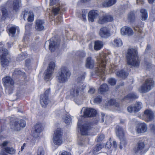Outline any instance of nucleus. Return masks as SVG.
I'll list each match as a JSON object with an SVG mask.
<instances>
[{"label":"nucleus","mask_w":155,"mask_h":155,"mask_svg":"<svg viewBox=\"0 0 155 155\" xmlns=\"http://www.w3.org/2000/svg\"><path fill=\"white\" fill-rule=\"evenodd\" d=\"M99 35L101 37L106 38L110 36V33L108 28L104 27L100 29Z\"/></svg>","instance_id":"aec40b11"},{"label":"nucleus","mask_w":155,"mask_h":155,"mask_svg":"<svg viewBox=\"0 0 155 155\" xmlns=\"http://www.w3.org/2000/svg\"><path fill=\"white\" fill-rule=\"evenodd\" d=\"M62 21V18L61 16L58 17L57 19L55 20L56 22L59 23L61 22Z\"/></svg>","instance_id":"6e6d98bb"},{"label":"nucleus","mask_w":155,"mask_h":155,"mask_svg":"<svg viewBox=\"0 0 155 155\" xmlns=\"http://www.w3.org/2000/svg\"><path fill=\"white\" fill-rule=\"evenodd\" d=\"M1 11L2 13V17L3 18H6L8 15L7 9L5 8H2Z\"/></svg>","instance_id":"49530a36"},{"label":"nucleus","mask_w":155,"mask_h":155,"mask_svg":"<svg viewBox=\"0 0 155 155\" xmlns=\"http://www.w3.org/2000/svg\"><path fill=\"white\" fill-rule=\"evenodd\" d=\"M113 145L114 147L116 148L117 147V144L116 141H114L113 142Z\"/></svg>","instance_id":"774afa93"},{"label":"nucleus","mask_w":155,"mask_h":155,"mask_svg":"<svg viewBox=\"0 0 155 155\" xmlns=\"http://www.w3.org/2000/svg\"><path fill=\"white\" fill-rule=\"evenodd\" d=\"M116 2V0H108V1H104L103 5L104 7H109L114 4Z\"/></svg>","instance_id":"473e14b6"},{"label":"nucleus","mask_w":155,"mask_h":155,"mask_svg":"<svg viewBox=\"0 0 155 155\" xmlns=\"http://www.w3.org/2000/svg\"><path fill=\"white\" fill-rule=\"evenodd\" d=\"M8 142L7 141H4L2 144L1 145L2 147L5 149V148H6V147L8 144Z\"/></svg>","instance_id":"13d9d810"},{"label":"nucleus","mask_w":155,"mask_h":155,"mask_svg":"<svg viewBox=\"0 0 155 155\" xmlns=\"http://www.w3.org/2000/svg\"><path fill=\"white\" fill-rule=\"evenodd\" d=\"M111 143L107 142L106 144V147L108 148H109L111 147Z\"/></svg>","instance_id":"e2e57ef3"},{"label":"nucleus","mask_w":155,"mask_h":155,"mask_svg":"<svg viewBox=\"0 0 155 155\" xmlns=\"http://www.w3.org/2000/svg\"><path fill=\"white\" fill-rule=\"evenodd\" d=\"M49 92V90H46L44 94L41 96L40 103L43 107H45L48 102V94Z\"/></svg>","instance_id":"dca6fc26"},{"label":"nucleus","mask_w":155,"mask_h":155,"mask_svg":"<svg viewBox=\"0 0 155 155\" xmlns=\"http://www.w3.org/2000/svg\"><path fill=\"white\" fill-rule=\"evenodd\" d=\"M98 15V13L97 11L93 10L90 11L88 14V20L89 21L93 22Z\"/></svg>","instance_id":"412c9836"},{"label":"nucleus","mask_w":155,"mask_h":155,"mask_svg":"<svg viewBox=\"0 0 155 155\" xmlns=\"http://www.w3.org/2000/svg\"><path fill=\"white\" fill-rule=\"evenodd\" d=\"M34 20L33 13L32 12H29V14L28 15V21L31 22Z\"/></svg>","instance_id":"37998d69"},{"label":"nucleus","mask_w":155,"mask_h":155,"mask_svg":"<svg viewBox=\"0 0 155 155\" xmlns=\"http://www.w3.org/2000/svg\"><path fill=\"white\" fill-rule=\"evenodd\" d=\"M142 107V104L140 102H136L134 106H129L127 107V110L130 113L137 112L140 111Z\"/></svg>","instance_id":"f8f14e48"},{"label":"nucleus","mask_w":155,"mask_h":155,"mask_svg":"<svg viewBox=\"0 0 155 155\" xmlns=\"http://www.w3.org/2000/svg\"><path fill=\"white\" fill-rule=\"evenodd\" d=\"M63 132L62 129L57 128L54 131L52 137V141L54 144L59 146L63 143Z\"/></svg>","instance_id":"39448f33"},{"label":"nucleus","mask_w":155,"mask_h":155,"mask_svg":"<svg viewBox=\"0 0 155 155\" xmlns=\"http://www.w3.org/2000/svg\"><path fill=\"white\" fill-rule=\"evenodd\" d=\"M78 127L80 130L81 135H87L88 131L91 129L90 124L89 123H82V121L79 119L78 123Z\"/></svg>","instance_id":"1a4fd4ad"},{"label":"nucleus","mask_w":155,"mask_h":155,"mask_svg":"<svg viewBox=\"0 0 155 155\" xmlns=\"http://www.w3.org/2000/svg\"><path fill=\"white\" fill-rule=\"evenodd\" d=\"M109 83L111 85H114L116 84V81L113 78H110L108 80Z\"/></svg>","instance_id":"09e8293b"},{"label":"nucleus","mask_w":155,"mask_h":155,"mask_svg":"<svg viewBox=\"0 0 155 155\" xmlns=\"http://www.w3.org/2000/svg\"><path fill=\"white\" fill-rule=\"evenodd\" d=\"M82 13V17L83 20L84 21H86V15L87 13V11L85 9L83 10Z\"/></svg>","instance_id":"8fccbe9b"},{"label":"nucleus","mask_w":155,"mask_h":155,"mask_svg":"<svg viewBox=\"0 0 155 155\" xmlns=\"http://www.w3.org/2000/svg\"><path fill=\"white\" fill-rule=\"evenodd\" d=\"M120 144L119 148L120 149L123 148V147H125L127 144V142L124 137L120 139Z\"/></svg>","instance_id":"ea45409f"},{"label":"nucleus","mask_w":155,"mask_h":155,"mask_svg":"<svg viewBox=\"0 0 155 155\" xmlns=\"http://www.w3.org/2000/svg\"><path fill=\"white\" fill-rule=\"evenodd\" d=\"M45 151L42 147H39L38 150L37 155H44Z\"/></svg>","instance_id":"a18cd8bd"},{"label":"nucleus","mask_w":155,"mask_h":155,"mask_svg":"<svg viewBox=\"0 0 155 155\" xmlns=\"http://www.w3.org/2000/svg\"><path fill=\"white\" fill-rule=\"evenodd\" d=\"M43 128L41 124H36L32 132V135L33 137L37 138L38 137L39 134L42 130Z\"/></svg>","instance_id":"2eb2a0df"},{"label":"nucleus","mask_w":155,"mask_h":155,"mask_svg":"<svg viewBox=\"0 0 155 155\" xmlns=\"http://www.w3.org/2000/svg\"><path fill=\"white\" fill-rule=\"evenodd\" d=\"M5 151L10 154H14L15 153V151L14 149L12 148L6 147L5 149Z\"/></svg>","instance_id":"a19ab883"},{"label":"nucleus","mask_w":155,"mask_h":155,"mask_svg":"<svg viewBox=\"0 0 155 155\" xmlns=\"http://www.w3.org/2000/svg\"><path fill=\"white\" fill-rule=\"evenodd\" d=\"M59 44L55 43L54 41L50 40L49 48V50L51 52H53L58 47Z\"/></svg>","instance_id":"bb28decb"},{"label":"nucleus","mask_w":155,"mask_h":155,"mask_svg":"<svg viewBox=\"0 0 155 155\" xmlns=\"http://www.w3.org/2000/svg\"><path fill=\"white\" fill-rule=\"evenodd\" d=\"M55 0H50V5H53L55 3Z\"/></svg>","instance_id":"0e129e2a"},{"label":"nucleus","mask_w":155,"mask_h":155,"mask_svg":"<svg viewBox=\"0 0 155 155\" xmlns=\"http://www.w3.org/2000/svg\"><path fill=\"white\" fill-rule=\"evenodd\" d=\"M102 146L101 144H97L92 150L90 152V153H92L93 155H95L97 154V153L102 148Z\"/></svg>","instance_id":"7c9ffc66"},{"label":"nucleus","mask_w":155,"mask_h":155,"mask_svg":"<svg viewBox=\"0 0 155 155\" xmlns=\"http://www.w3.org/2000/svg\"><path fill=\"white\" fill-rule=\"evenodd\" d=\"M84 110L83 116L84 117H91L95 116L97 111L96 110L92 108H85L83 107L81 112Z\"/></svg>","instance_id":"9b49d317"},{"label":"nucleus","mask_w":155,"mask_h":155,"mask_svg":"<svg viewBox=\"0 0 155 155\" xmlns=\"http://www.w3.org/2000/svg\"><path fill=\"white\" fill-rule=\"evenodd\" d=\"M103 42L100 41H97L95 42L94 48L96 50H99L101 49L103 47Z\"/></svg>","instance_id":"c756f323"},{"label":"nucleus","mask_w":155,"mask_h":155,"mask_svg":"<svg viewBox=\"0 0 155 155\" xmlns=\"http://www.w3.org/2000/svg\"><path fill=\"white\" fill-rule=\"evenodd\" d=\"M118 66L116 64H112L110 68V74L114 73L118 68Z\"/></svg>","instance_id":"58836bf2"},{"label":"nucleus","mask_w":155,"mask_h":155,"mask_svg":"<svg viewBox=\"0 0 155 155\" xmlns=\"http://www.w3.org/2000/svg\"><path fill=\"white\" fill-rule=\"evenodd\" d=\"M102 97L101 96H97L93 100V102L94 103H100L102 101Z\"/></svg>","instance_id":"79ce46f5"},{"label":"nucleus","mask_w":155,"mask_h":155,"mask_svg":"<svg viewBox=\"0 0 155 155\" xmlns=\"http://www.w3.org/2000/svg\"><path fill=\"white\" fill-rule=\"evenodd\" d=\"M141 14L142 20H145L148 17V14L146 10L144 9H141L140 10Z\"/></svg>","instance_id":"72a5a7b5"},{"label":"nucleus","mask_w":155,"mask_h":155,"mask_svg":"<svg viewBox=\"0 0 155 155\" xmlns=\"http://www.w3.org/2000/svg\"><path fill=\"white\" fill-rule=\"evenodd\" d=\"M71 75V73L65 67H62L59 71L57 75L58 82L64 83L67 81Z\"/></svg>","instance_id":"20e7f679"},{"label":"nucleus","mask_w":155,"mask_h":155,"mask_svg":"<svg viewBox=\"0 0 155 155\" xmlns=\"http://www.w3.org/2000/svg\"><path fill=\"white\" fill-rule=\"evenodd\" d=\"M29 14V12H28L27 11H25L23 13V18L24 20H25V18L28 17V15Z\"/></svg>","instance_id":"bf43d9fd"},{"label":"nucleus","mask_w":155,"mask_h":155,"mask_svg":"<svg viewBox=\"0 0 155 155\" xmlns=\"http://www.w3.org/2000/svg\"><path fill=\"white\" fill-rule=\"evenodd\" d=\"M150 127L152 131L155 134V125L150 124Z\"/></svg>","instance_id":"4d7b16f0"},{"label":"nucleus","mask_w":155,"mask_h":155,"mask_svg":"<svg viewBox=\"0 0 155 155\" xmlns=\"http://www.w3.org/2000/svg\"><path fill=\"white\" fill-rule=\"evenodd\" d=\"M26 124L25 121L22 120H20L19 122H15L11 127V128L16 131H18L20 130V127H24Z\"/></svg>","instance_id":"4468645a"},{"label":"nucleus","mask_w":155,"mask_h":155,"mask_svg":"<svg viewBox=\"0 0 155 155\" xmlns=\"http://www.w3.org/2000/svg\"><path fill=\"white\" fill-rule=\"evenodd\" d=\"M113 20V18L111 16L105 15L99 17L98 22L100 24H102L108 21H111Z\"/></svg>","instance_id":"ddd939ff"},{"label":"nucleus","mask_w":155,"mask_h":155,"mask_svg":"<svg viewBox=\"0 0 155 155\" xmlns=\"http://www.w3.org/2000/svg\"><path fill=\"white\" fill-rule=\"evenodd\" d=\"M134 29L136 31H138L139 32L141 33L142 31L141 28H140L138 26L134 27Z\"/></svg>","instance_id":"5fc2aeb1"},{"label":"nucleus","mask_w":155,"mask_h":155,"mask_svg":"<svg viewBox=\"0 0 155 155\" xmlns=\"http://www.w3.org/2000/svg\"><path fill=\"white\" fill-rule=\"evenodd\" d=\"M116 75L122 78H126L128 75V73L125 72L123 70L118 71L116 73Z\"/></svg>","instance_id":"c85d7f7f"},{"label":"nucleus","mask_w":155,"mask_h":155,"mask_svg":"<svg viewBox=\"0 0 155 155\" xmlns=\"http://www.w3.org/2000/svg\"><path fill=\"white\" fill-rule=\"evenodd\" d=\"M4 86L5 88V91L8 94H11L12 92L14 81L12 78L8 76H7L2 79Z\"/></svg>","instance_id":"0eeeda50"},{"label":"nucleus","mask_w":155,"mask_h":155,"mask_svg":"<svg viewBox=\"0 0 155 155\" xmlns=\"http://www.w3.org/2000/svg\"><path fill=\"white\" fill-rule=\"evenodd\" d=\"M44 21L41 20H37L36 21V24L35 28L36 30L39 31L43 30L44 29Z\"/></svg>","instance_id":"5701e85b"},{"label":"nucleus","mask_w":155,"mask_h":155,"mask_svg":"<svg viewBox=\"0 0 155 155\" xmlns=\"http://www.w3.org/2000/svg\"><path fill=\"white\" fill-rule=\"evenodd\" d=\"M107 105H114L115 107H118L119 104L118 103H116V101L114 99H111L108 101Z\"/></svg>","instance_id":"4c0bfd02"},{"label":"nucleus","mask_w":155,"mask_h":155,"mask_svg":"<svg viewBox=\"0 0 155 155\" xmlns=\"http://www.w3.org/2000/svg\"><path fill=\"white\" fill-rule=\"evenodd\" d=\"M55 65L54 62H51L45 73V79L46 81H48L52 78V74L53 72Z\"/></svg>","instance_id":"9d476101"},{"label":"nucleus","mask_w":155,"mask_h":155,"mask_svg":"<svg viewBox=\"0 0 155 155\" xmlns=\"http://www.w3.org/2000/svg\"><path fill=\"white\" fill-rule=\"evenodd\" d=\"M114 45L117 47L121 46L122 45L123 43L120 38L115 39L114 41Z\"/></svg>","instance_id":"e433bc0d"},{"label":"nucleus","mask_w":155,"mask_h":155,"mask_svg":"<svg viewBox=\"0 0 155 155\" xmlns=\"http://www.w3.org/2000/svg\"><path fill=\"white\" fill-rule=\"evenodd\" d=\"M68 153L67 152L64 151V152H62L61 153H60L59 155H67Z\"/></svg>","instance_id":"338daca9"},{"label":"nucleus","mask_w":155,"mask_h":155,"mask_svg":"<svg viewBox=\"0 0 155 155\" xmlns=\"http://www.w3.org/2000/svg\"><path fill=\"white\" fill-rule=\"evenodd\" d=\"M108 58L107 54L102 53L97 58L99 65L97 70H96V73L97 75L102 76L104 74L105 65L108 61Z\"/></svg>","instance_id":"f257e3e1"},{"label":"nucleus","mask_w":155,"mask_h":155,"mask_svg":"<svg viewBox=\"0 0 155 155\" xmlns=\"http://www.w3.org/2000/svg\"><path fill=\"white\" fill-rule=\"evenodd\" d=\"M145 147L143 142L139 141L137 144L136 146L134 148V150L136 153H141L143 152Z\"/></svg>","instance_id":"4be33fe9"},{"label":"nucleus","mask_w":155,"mask_h":155,"mask_svg":"<svg viewBox=\"0 0 155 155\" xmlns=\"http://www.w3.org/2000/svg\"><path fill=\"white\" fill-rule=\"evenodd\" d=\"M85 78V74H83L80 77H79L77 79L78 81L79 82L81 81L82 80L84 79Z\"/></svg>","instance_id":"052dcab7"},{"label":"nucleus","mask_w":155,"mask_h":155,"mask_svg":"<svg viewBox=\"0 0 155 155\" xmlns=\"http://www.w3.org/2000/svg\"><path fill=\"white\" fill-rule=\"evenodd\" d=\"M80 56L81 57L84 58L85 56V54L84 52L82 51L81 52Z\"/></svg>","instance_id":"69168bd1"},{"label":"nucleus","mask_w":155,"mask_h":155,"mask_svg":"<svg viewBox=\"0 0 155 155\" xmlns=\"http://www.w3.org/2000/svg\"><path fill=\"white\" fill-rule=\"evenodd\" d=\"M80 87L78 83L73 85L70 91V95L74 98L76 104L79 105L83 102V99L81 96H79Z\"/></svg>","instance_id":"7ed1b4c3"},{"label":"nucleus","mask_w":155,"mask_h":155,"mask_svg":"<svg viewBox=\"0 0 155 155\" xmlns=\"http://www.w3.org/2000/svg\"><path fill=\"white\" fill-rule=\"evenodd\" d=\"M26 55V54H23L21 55H20L18 56V58H19V60H22V59H24L25 58V56Z\"/></svg>","instance_id":"680f3d73"},{"label":"nucleus","mask_w":155,"mask_h":155,"mask_svg":"<svg viewBox=\"0 0 155 155\" xmlns=\"http://www.w3.org/2000/svg\"><path fill=\"white\" fill-rule=\"evenodd\" d=\"M138 97V96L136 94L134 93H130L124 97V99L130 100L136 99Z\"/></svg>","instance_id":"2f4dec72"},{"label":"nucleus","mask_w":155,"mask_h":155,"mask_svg":"<svg viewBox=\"0 0 155 155\" xmlns=\"http://www.w3.org/2000/svg\"><path fill=\"white\" fill-rule=\"evenodd\" d=\"M116 135L120 139L124 137V132L123 128L120 126H117L116 129Z\"/></svg>","instance_id":"393cba45"},{"label":"nucleus","mask_w":155,"mask_h":155,"mask_svg":"<svg viewBox=\"0 0 155 155\" xmlns=\"http://www.w3.org/2000/svg\"><path fill=\"white\" fill-rule=\"evenodd\" d=\"M22 74L21 71L18 69H15L13 73V74L15 75H20Z\"/></svg>","instance_id":"3c124183"},{"label":"nucleus","mask_w":155,"mask_h":155,"mask_svg":"<svg viewBox=\"0 0 155 155\" xmlns=\"http://www.w3.org/2000/svg\"><path fill=\"white\" fill-rule=\"evenodd\" d=\"M135 18V15L134 12H130L128 15V18L130 20L134 19Z\"/></svg>","instance_id":"603ef678"},{"label":"nucleus","mask_w":155,"mask_h":155,"mask_svg":"<svg viewBox=\"0 0 155 155\" xmlns=\"http://www.w3.org/2000/svg\"><path fill=\"white\" fill-rule=\"evenodd\" d=\"M121 33L123 35H127L130 36L134 34V31L130 27L127 26H124L121 29Z\"/></svg>","instance_id":"a211bd4d"},{"label":"nucleus","mask_w":155,"mask_h":155,"mask_svg":"<svg viewBox=\"0 0 155 155\" xmlns=\"http://www.w3.org/2000/svg\"><path fill=\"white\" fill-rule=\"evenodd\" d=\"M60 8H53L52 9V12L54 15H56L59 12Z\"/></svg>","instance_id":"c03bdc74"},{"label":"nucleus","mask_w":155,"mask_h":155,"mask_svg":"<svg viewBox=\"0 0 155 155\" xmlns=\"http://www.w3.org/2000/svg\"><path fill=\"white\" fill-rule=\"evenodd\" d=\"M104 138V136L103 134H101L98 136L97 141V142H100L103 140Z\"/></svg>","instance_id":"de8ad7c7"},{"label":"nucleus","mask_w":155,"mask_h":155,"mask_svg":"<svg viewBox=\"0 0 155 155\" xmlns=\"http://www.w3.org/2000/svg\"><path fill=\"white\" fill-rule=\"evenodd\" d=\"M136 130L138 133H144L147 131V125L144 123H139L136 126Z\"/></svg>","instance_id":"6ab92c4d"},{"label":"nucleus","mask_w":155,"mask_h":155,"mask_svg":"<svg viewBox=\"0 0 155 155\" xmlns=\"http://www.w3.org/2000/svg\"><path fill=\"white\" fill-rule=\"evenodd\" d=\"M64 121L67 124H69L71 121V118L70 116L68 114L65 115L63 117Z\"/></svg>","instance_id":"c9c22d12"},{"label":"nucleus","mask_w":155,"mask_h":155,"mask_svg":"<svg viewBox=\"0 0 155 155\" xmlns=\"http://www.w3.org/2000/svg\"><path fill=\"white\" fill-rule=\"evenodd\" d=\"M143 117L144 120L148 122L152 120L153 119L154 115L151 110H147L144 111Z\"/></svg>","instance_id":"f3484780"},{"label":"nucleus","mask_w":155,"mask_h":155,"mask_svg":"<svg viewBox=\"0 0 155 155\" xmlns=\"http://www.w3.org/2000/svg\"><path fill=\"white\" fill-rule=\"evenodd\" d=\"M16 30L18 32H19V28L17 26H14L10 27L8 29L9 35L11 37H14L15 35L16 31Z\"/></svg>","instance_id":"a878e982"},{"label":"nucleus","mask_w":155,"mask_h":155,"mask_svg":"<svg viewBox=\"0 0 155 155\" xmlns=\"http://www.w3.org/2000/svg\"><path fill=\"white\" fill-rule=\"evenodd\" d=\"M127 62L128 64L134 67L138 66L139 64V58L137 50L133 49H130L128 50L126 55Z\"/></svg>","instance_id":"f03ea898"},{"label":"nucleus","mask_w":155,"mask_h":155,"mask_svg":"<svg viewBox=\"0 0 155 155\" xmlns=\"http://www.w3.org/2000/svg\"><path fill=\"white\" fill-rule=\"evenodd\" d=\"M94 64V61L90 57H88L87 58L86 63V67L87 68H93Z\"/></svg>","instance_id":"cd10ccee"},{"label":"nucleus","mask_w":155,"mask_h":155,"mask_svg":"<svg viewBox=\"0 0 155 155\" xmlns=\"http://www.w3.org/2000/svg\"><path fill=\"white\" fill-rule=\"evenodd\" d=\"M154 85V82L152 78L147 79L145 83L139 89V91L141 93H146L150 91Z\"/></svg>","instance_id":"6e6552de"},{"label":"nucleus","mask_w":155,"mask_h":155,"mask_svg":"<svg viewBox=\"0 0 155 155\" xmlns=\"http://www.w3.org/2000/svg\"><path fill=\"white\" fill-rule=\"evenodd\" d=\"M95 91V89L94 88L91 87L88 91V93L90 94H92L94 93Z\"/></svg>","instance_id":"864d4df0"},{"label":"nucleus","mask_w":155,"mask_h":155,"mask_svg":"<svg viewBox=\"0 0 155 155\" xmlns=\"http://www.w3.org/2000/svg\"><path fill=\"white\" fill-rule=\"evenodd\" d=\"M3 44L2 42H0V53L2 54L0 56L1 63L2 67H5L8 65L9 63V61L6 57L8 52L7 49L2 47Z\"/></svg>","instance_id":"423d86ee"},{"label":"nucleus","mask_w":155,"mask_h":155,"mask_svg":"<svg viewBox=\"0 0 155 155\" xmlns=\"http://www.w3.org/2000/svg\"><path fill=\"white\" fill-rule=\"evenodd\" d=\"M108 90V87L106 84H104L101 85L100 87V91L101 94H102L104 92H106Z\"/></svg>","instance_id":"f704fd0d"},{"label":"nucleus","mask_w":155,"mask_h":155,"mask_svg":"<svg viewBox=\"0 0 155 155\" xmlns=\"http://www.w3.org/2000/svg\"><path fill=\"white\" fill-rule=\"evenodd\" d=\"M13 2V8L15 12L17 11L20 6L21 4L20 0H9L7 3Z\"/></svg>","instance_id":"b1692460"}]
</instances>
